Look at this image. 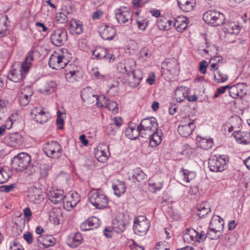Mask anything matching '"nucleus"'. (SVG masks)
<instances>
[{
	"label": "nucleus",
	"mask_w": 250,
	"mask_h": 250,
	"mask_svg": "<svg viewBox=\"0 0 250 250\" xmlns=\"http://www.w3.org/2000/svg\"><path fill=\"white\" fill-rule=\"evenodd\" d=\"M228 89L229 95L232 98H235L239 95L238 86L233 85L231 87L229 86Z\"/></svg>",
	"instance_id": "62"
},
{
	"label": "nucleus",
	"mask_w": 250,
	"mask_h": 250,
	"mask_svg": "<svg viewBox=\"0 0 250 250\" xmlns=\"http://www.w3.org/2000/svg\"><path fill=\"white\" fill-rule=\"evenodd\" d=\"M81 98L83 102L87 105H90L97 101L100 96L94 94L93 89L90 87L83 88L81 93Z\"/></svg>",
	"instance_id": "12"
},
{
	"label": "nucleus",
	"mask_w": 250,
	"mask_h": 250,
	"mask_svg": "<svg viewBox=\"0 0 250 250\" xmlns=\"http://www.w3.org/2000/svg\"><path fill=\"white\" fill-rule=\"evenodd\" d=\"M118 130L119 129L117 128V127H116L114 124L110 123L106 126L105 132L109 136H114Z\"/></svg>",
	"instance_id": "55"
},
{
	"label": "nucleus",
	"mask_w": 250,
	"mask_h": 250,
	"mask_svg": "<svg viewBox=\"0 0 250 250\" xmlns=\"http://www.w3.org/2000/svg\"><path fill=\"white\" fill-rule=\"evenodd\" d=\"M30 156L24 152L20 153L15 156L11 160V166L17 171H22L27 169L31 162Z\"/></svg>",
	"instance_id": "5"
},
{
	"label": "nucleus",
	"mask_w": 250,
	"mask_h": 250,
	"mask_svg": "<svg viewBox=\"0 0 250 250\" xmlns=\"http://www.w3.org/2000/svg\"><path fill=\"white\" fill-rule=\"evenodd\" d=\"M42 192L41 189L35 188L33 190V193H30L29 196L31 200L35 203H39L41 200V194Z\"/></svg>",
	"instance_id": "52"
},
{
	"label": "nucleus",
	"mask_w": 250,
	"mask_h": 250,
	"mask_svg": "<svg viewBox=\"0 0 250 250\" xmlns=\"http://www.w3.org/2000/svg\"><path fill=\"white\" fill-rule=\"evenodd\" d=\"M242 120L237 115L231 116L229 119L228 124L229 125H231L235 128V130L239 129L241 125Z\"/></svg>",
	"instance_id": "49"
},
{
	"label": "nucleus",
	"mask_w": 250,
	"mask_h": 250,
	"mask_svg": "<svg viewBox=\"0 0 250 250\" xmlns=\"http://www.w3.org/2000/svg\"><path fill=\"white\" fill-rule=\"evenodd\" d=\"M228 158L225 155H213L209 159L208 168L212 172H221L225 169Z\"/></svg>",
	"instance_id": "6"
},
{
	"label": "nucleus",
	"mask_w": 250,
	"mask_h": 250,
	"mask_svg": "<svg viewBox=\"0 0 250 250\" xmlns=\"http://www.w3.org/2000/svg\"><path fill=\"white\" fill-rule=\"evenodd\" d=\"M92 74L95 78L101 80H106L109 78L108 75H103L101 74L98 70L97 67L93 68L91 70Z\"/></svg>",
	"instance_id": "58"
},
{
	"label": "nucleus",
	"mask_w": 250,
	"mask_h": 250,
	"mask_svg": "<svg viewBox=\"0 0 250 250\" xmlns=\"http://www.w3.org/2000/svg\"><path fill=\"white\" fill-rule=\"evenodd\" d=\"M224 222L223 219L219 216H215L211 219L209 229H211L216 232H221L224 229Z\"/></svg>",
	"instance_id": "23"
},
{
	"label": "nucleus",
	"mask_w": 250,
	"mask_h": 250,
	"mask_svg": "<svg viewBox=\"0 0 250 250\" xmlns=\"http://www.w3.org/2000/svg\"><path fill=\"white\" fill-rule=\"evenodd\" d=\"M205 22L211 26H219L224 23L226 20L225 15L215 10L205 12L203 16Z\"/></svg>",
	"instance_id": "3"
},
{
	"label": "nucleus",
	"mask_w": 250,
	"mask_h": 250,
	"mask_svg": "<svg viewBox=\"0 0 250 250\" xmlns=\"http://www.w3.org/2000/svg\"><path fill=\"white\" fill-rule=\"evenodd\" d=\"M34 50H31L27 54L24 61L18 68H15L11 70L8 75V79L14 83H18L23 80L26 75L29 72L33 60Z\"/></svg>",
	"instance_id": "1"
},
{
	"label": "nucleus",
	"mask_w": 250,
	"mask_h": 250,
	"mask_svg": "<svg viewBox=\"0 0 250 250\" xmlns=\"http://www.w3.org/2000/svg\"><path fill=\"white\" fill-rule=\"evenodd\" d=\"M188 88L181 86L176 88L175 92V99L177 102H182L187 99L189 95Z\"/></svg>",
	"instance_id": "30"
},
{
	"label": "nucleus",
	"mask_w": 250,
	"mask_h": 250,
	"mask_svg": "<svg viewBox=\"0 0 250 250\" xmlns=\"http://www.w3.org/2000/svg\"><path fill=\"white\" fill-rule=\"evenodd\" d=\"M115 16L118 22L120 24L131 22L132 14L126 8L116 9Z\"/></svg>",
	"instance_id": "13"
},
{
	"label": "nucleus",
	"mask_w": 250,
	"mask_h": 250,
	"mask_svg": "<svg viewBox=\"0 0 250 250\" xmlns=\"http://www.w3.org/2000/svg\"><path fill=\"white\" fill-rule=\"evenodd\" d=\"M30 114L33 120L40 124L46 122L49 118V113L44 110H31Z\"/></svg>",
	"instance_id": "21"
},
{
	"label": "nucleus",
	"mask_w": 250,
	"mask_h": 250,
	"mask_svg": "<svg viewBox=\"0 0 250 250\" xmlns=\"http://www.w3.org/2000/svg\"><path fill=\"white\" fill-rule=\"evenodd\" d=\"M66 118L65 110H57L56 125L59 129L63 128L64 120Z\"/></svg>",
	"instance_id": "47"
},
{
	"label": "nucleus",
	"mask_w": 250,
	"mask_h": 250,
	"mask_svg": "<svg viewBox=\"0 0 250 250\" xmlns=\"http://www.w3.org/2000/svg\"><path fill=\"white\" fill-rule=\"evenodd\" d=\"M165 69L172 75H177L179 71V64L175 58L168 59L166 61Z\"/></svg>",
	"instance_id": "25"
},
{
	"label": "nucleus",
	"mask_w": 250,
	"mask_h": 250,
	"mask_svg": "<svg viewBox=\"0 0 250 250\" xmlns=\"http://www.w3.org/2000/svg\"><path fill=\"white\" fill-rule=\"evenodd\" d=\"M178 6L184 12H189L193 9L195 0H177Z\"/></svg>",
	"instance_id": "37"
},
{
	"label": "nucleus",
	"mask_w": 250,
	"mask_h": 250,
	"mask_svg": "<svg viewBox=\"0 0 250 250\" xmlns=\"http://www.w3.org/2000/svg\"><path fill=\"white\" fill-rule=\"evenodd\" d=\"M146 174L139 167H137L133 170V177L138 182H141L146 178Z\"/></svg>",
	"instance_id": "54"
},
{
	"label": "nucleus",
	"mask_w": 250,
	"mask_h": 250,
	"mask_svg": "<svg viewBox=\"0 0 250 250\" xmlns=\"http://www.w3.org/2000/svg\"><path fill=\"white\" fill-rule=\"evenodd\" d=\"M83 237L79 232L75 233L68 240L67 244L71 248H76L82 242Z\"/></svg>",
	"instance_id": "39"
},
{
	"label": "nucleus",
	"mask_w": 250,
	"mask_h": 250,
	"mask_svg": "<svg viewBox=\"0 0 250 250\" xmlns=\"http://www.w3.org/2000/svg\"><path fill=\"white\" fill-rule=\"evenodd\" d=\"M65 197L63 191L60 189L51 191L48 195L49 199L54 204L62 202Z\"/></svg>",
	"instance_id": "27"
},
{
	"label": "nucleus",
	"mask_w": 250,
	"mask_h": 250,
	"mask_svg": "<svg viewBox=\"0 0 250 250\" xmlns=\"http://www.w3.org/2000/svg\"><path fill=\"white\" fill-rule=\"evenodd\" d=\"M125 135L130 140H135L141 136V130L139 125L129 123L125 131Z\"/></svg>",
	"instance_id": "18"
},
{
	"label": "nucleus",
	"mask_w": 250,
	"mask_h": 250,
	"mask_svg": "<svg viewBox=\"0 0 250 250\" xmlns=\"http://www.w3.org/2000/svg\"><path fill=\"white\" fill-rule=\"evenodd\" d=\"M207 237H208L212 240H217L220 238V236L221 235V232H216L213 231L211 229H209L208 230L206 233Z\"/></svg>",
	"instance_id": "61"
},
{
	"label": "nucleus",
	"mask_w": 250,
	"mask_h": 250,
	"mask_svg": "<svg viewBox=\"0 0 250 250\" xmlns=\"http://www.w3.org/2000/svg\"><path fill=\"white\" fill-rule=\"evenodd\" d=\"M95 156L98 160L104 163L109 156L108 146L105 144L99 145L95 150Z\"/></svg>",
	"instance_id": "15"
},
{
	"label": "nucleus",
	"mask_w": 250,
	"mask_h": 250,
	"mask_svg": "<svg viewBox=\"0 0 250 250\" xmlns=\"http://www.w3.org/2000/svg\"><path fill=\"white\" fill-rule=\"evenodd\" d=\"M128 76L129 85L132 87H135L140 83L143 78V73L140 69H136Z\"/></svg>",
	"instance_id": "20"
},
{
	"label": "nucleus",
	"mask_w": 250,
	"mask_h": 250,
	"mask_svg": "<svg viewBox=\"0 0 250 250\" xmlns=\"http://www.w3.org/2000/svg\"><path fill=\"white\" fill-rule=\"evenodd\" d=\"M9 178L10 175L8 173L6 169L2 168L0 169V184L6 182Z\"/></svg>",
	"instance_id": "59"
},
{
	"label": "nucleus",
	"mask_w": 250,
	"mask_h": 250,
	"mask_svg": "<svg viewBox=\"0 0 250 250\" xmlns=\"http://www.w3.org/2000/svg\"><path fill=\"white\" fill-rule=\"evenodd\" d=\"M196 144L198 147L205 150L210 149L213 145L212 139L203 137L200 135H197L196 137Z\"/></svg>",
	"instance_id": "26"
},
{
	"label": "nucleus",
	"mask_w": 250,
	"mask_h": 250,
	"mask_svg": "<svg viewBox=\"0 0 250 250\" xmlns=\"http://www.w3.org/2000/svg\"><path fill=\"white\" fill-rule=\"evenodd\" d=\"M56 83L53 81L44 82L41 83L38 89V91L43 94H48L55 91Z\"/></svg>",
	"instance_id": "22"
},
{
	"label": "nucleus",
	"mask_w": 250,
	"mask_h": 250,
	"mask_svg": "<svg viewBox=\"0 0 250 250\" xmlns=\"http://www.w3.org/2000/svg\"><path fill=\"white\" fill-rule=\"evenodd\" d=\"M51 42L55 46H61L67 40V32L62 28L53 30L50 36Z\"/></svg>",
	"instance_id": "8"
},
{
	"label": "nucleus",
	"mask_w": 250,
	"mask_h": 250,
	"mask_svg": "<svg viewBox=\"0 0 250 250\" xmlns=\"http://www.w3.org/2000/svg\"><path fill=\"white\" fill-rule=\"evenodd\" d=\"M5 141L9 146L17 147L22 144V137L19 133L15 132L7 135L5 138Z\"/></svg>",
	"instance_id": "17"
},
{
	"label": "nucleus",
	"mask_w": 250,
	"mask_h": 250,
	"mask_svg": "<svg viewBox=\"0 0 250 250\" xmlns=\"http://www.w3.org/2000/svg\"><path fill=\"white\" fill-rule=\"evenodd\" d=\"M69 31L72 34H80L83 32V24L80 21L72 19L69 22Z\"/></svg>",
	"instance_id": "35"
},
{
	"label": "nucleus",
	"mask_w": 250,
	"mask_h": 250,
	"mask_svg": "<svg viewBox=\"0 0 250 250\" xmlns=\"http://www.w3.org/2000/svg\"><path fill=\"white\" fill-rule=\"evenodd\" d=\"M240 30V26L234 22H228L225 24L224 27L226 37L229 35H236L239 33Z\"/></svg>",
	"instance_id": "24"
},
{
	"label": "nucleus",
	"mask_w": 250,
	"mask_h": 250,
	"mask_svg": "<svg viewBox=\"0 0 250 250\" xmlns=\"http://www.w3.org/2000/svg\"><path fill=\"white\" fill-rule=\"evenodd\" d=\"M8 20L7 15H4L0 19V38L5 37L10 33L9 24L7 23Z\"/></svg>",
	"instance_id": "38"
},
{
	"label": "nucleus",
	"mask_w": 250,
	"mask_h": 250,
	"mask_svg": "<svg viewBox=\"0 0 250 250\" xmlns=\"http://www.w3.org/2000/svg\"><path fill=\"white\" fill-rule=\"evenodd\" d=\"M97 106L99 108H107L108 109H118L119 108L116 102L108 100L103 95L100 96L97 103Z\"/></svg>",
	"instance_id": "16"
},
{
	"label": "nucleus",
	"mask_w": 250,
	"mask_h": 250,
	"mask_svg": "<svg viewBox=\"0 0 250 250\" xmlns=\"http://www.w3.org/2000/svg\"><path fill=\"white\" fill-rule=\"evenodd\" d=\"M188 19L182 16H179L174 19L173 25L175 29L179 32H183L188 27Z\"/></svg>",
	"instance_id": "19"
},
{
	"label": "nucleus",
	"mask_w": 250,
	"mask_h": 250,
	"mask_svg": "<svg viewBox=\"0 0 250 250\" xmlns=\"http://www.w3.org/2000/svg\"><path fill=\"white\" fill-rule=\"evenodd\" d=\"M85 221L87 223L88 226L89 225V226L90 227V229H93L94 228H96L99 226L98 220L97 218L95 217L88 218Z\"/></svg>",
	"instance_id": "60"
},
{
	"label": "nucleus",
	"mask_w": 250,
	"mask_h": 250,
	"mask_svg": "<svg viewBox=\"0 0 250 250\" xmlns=\"http://www.w3.org/2000/svg\"><path fill=\"white\" fill-rule=\"evenodd\" d=\"M149 190L153 193L160 190L163 187V182L158 181L155 177L150 178L148 181Z\"/></svg>",
	"instance_id": "40"
},
{
	"label": "nucleus",
	"mask_w": 250,
	"mask_h": 250,
	"mask_svg": "<svg viewBox=\"0 0 250 250\" xmlns=\"http://www.w3.org/2000/svg\"><path fill=\"white\" fill-rule=\"evenodd\" d=\"M49 217L54 223L59 225L62 218V212L60 208H54L50 212Z\"/></svg>",
	"instance_id": "41"
},
{
	"label": "nucleus",
	"mask_w": 250,
	"mask_h": 250,
	"mask_svg": "<svg viewBox=\"0 0 250 250\" xmlns=\"http://www.w3.org/2000/svg\"><path fill=\"white\" fill-rule=\"evenodd\" d=\"M33 91L30 86H27L21 90V96L20 103L21 105L25 106L28 104L30 97L33 95Z\"/></svg>",
	"instance_id": "28"
},
{
	"label": "nucleus",
	"mask_w": 250,
	"mask_h": 250,
	"mask_svg": "<svg viewBox=\"0 0 250 250\" xmlns=\"http://www.w3.org/2000/svg\"><path fill=\"white\" fill-rule=\"evenodd\" d=\"M172 23V21L163 18L158 20L157 26L160 30L166 31L171 28Z\"/></svg>",
	"instance_id": "44"
},
{
	"label": "nucleus",
	"mask_w": 250,
	"mask_h": 250,
	"mask_svg": "<svg viewBox=\"0 0 250 250\" xmlns=\"http://www.w3.org/2000/svg\"><path fill=\"white\" fill-rule=\"evenodd\" d=\"M70 15L71 13L66 8H63L57 15V20L61 23H65L68 21Z\"/></svg>",
	"instance_id": "46"
},
{
	"label": "nucleus",
	"mask_w": 250,
	"mask_h": 250,
	"mask_svg": "<svg viewBox=\"0 0 250 250\" xmlns=\"http://www.w3.org/2000/svg\"><path fill=\"white\" fill-rule=\"evenodd\" d=\"M211 71L213 73L214 81L217 83H224L229 79L228 75L222 68L215 69Z\"/></svg>",
	"instance_id": "33"
},
{
	"label": "nucleus",
	"mask_w": 250,
	"mask_h": 250,
	"mask_svg": "<svg viewBox=\"0 0 250 250\" xmlns=\"http://www.w3.org/2000/svg\"><path fill=\"white\" fill-rule=\"evenodd\" d=\"M197 234V231L192 228L187 229L183 234L185 242L190 243L195 242Z\"/></svg>",
	"instance_id": "42"
},
{
	"label": "nucleus",
	"mask_w": 250,
	"mask_h": 250,
	"mask_svg": "<svg viewBox=\"0 0 250 250\" xmlns=\"http://www.w3.org/2000/svg\"><path fill=\"white\" fill-rule=\"evenodd\" d=\"M73 196L75 198L74 201L69 199L68 195L65 196L64 199L63 200V208L67 211H71L80 201V197L78 194H75Z\"/></svg>",
	"instance_id": "34"
},
{
	"label": "nucleus",
	"mask_w": 250,
	"mask_h": 250,
	"mask_svg": "<svg viewBox=\"0 0 250 250\" xmlns=\"http://www.w3.org/2000/svg\"><path fill=\"white\" fill-rule=\"evenodd\" d=\"M140 57L143 58H148L151 55L150 50L147 47H144L142 48L139 52Z\"/></svg>",
	"instance_id": "64"
},
{
	"label": "nucleus",
	"mask_w": 250,
	"mask_h": 250,
	"mask_svg": "<svg viewBox=\"0 0 250 250\" xmlns=\"http://www.w3.org/2000/svg\"><path fill=\"white\" fill-rule=\"evenodd\" d=\"M141 137L147 138L158 129V124L155 118L151 117L143 119L140 124Z\"/></svg>",
	"instance_id": "2"
},
{
	"label": "nucleus",
	"mask_w": 250,
	"mask_h": 250,
	"mask_svg": "<svg viewBox=\"0 0 250 250\" xmlns=\"http://www.w3.org/2000/svg\"><path fill=\"white\" fill-rule=\"evenodd\" d=\"M119 92V83L118 82H115L109 87V89L107 93L112 96H115L118 94Z\"/></svg>",
	"instance_id": "57"
},
{
	"label": "nucleus",
	"mask_w": 250,
	"mask_h": 250,
	"mask_svg": "<svg viewBox=\"0 0 250 250\" xmlns=\"http://www.w3.org/2000/svg\"><path fill=\"white\" fill-rule=\"evenodd\" d=\"M211 209L209 205L206 203H201L197 208V214L200 218L203 217L208 213L210 212Z\"/></svg>",
	"instance_id": "48"
},
{
	"label": "nucleus",
	"mask_w": 250,
	"mask_h": 250,
	"mask_svg": "<svg viewBox=\"0 0 250 250\" xmlns=\"http://www.w3.org/2000/svg\"><path fill=\"white\" fill-rule=\"evenodd\" d=\"M100 31L101 37L105 40H112L116 35L114 28L108 25H105Z\"/></svg>",
	"instance_id": "32"
},
{
	"label": "nucleus",
	"mask_w": 250,
	"mask_h": 250,
	"mask_svg": "<svg viewBox=\"0 0 250 250\" xmlns=\"http://www.w3.org/2000/svg\"><path fill=\"white\" fill-rule=\"evenodd\" d=\"M89 202L97 209H102L106 208L108 204V198L99 190L91 192L88 197Z\"/></svg>",
	"instance_id": "4"
},
{
	"label": "nucleus",
	"mask_w": 250,
	"mask_h": 250,
	"mask_svg": "<svg viewBox=\"0 0 250 250\" xmlns=\"http://www.w3.org/2000/svg\"><path fill=\"white\" fill-rule=\"evenodd\" d=\"M136 22L138 29L144 31L147 27L148 21L146 19L139 17L137 20Z\"/></svg>",
	"instance_id": "56"
},
{
	"label": "nucleus",
	"mask_w": 250,
	"mask_h": 250,
	"mask_svg": "<svg viewBox=\"0 0 250 250\" xmlns=\"http://www.w3.org/2000/svg\"><path fill=\"white\" fill-rule=\"evenodd\" d=\"M112 188L115 194L117 196L120 197L125 192L126 186L125 183L118 181L117 184H113Z\"/></svg>",
	"instance_id": "43"
},
{
	"label": "nucleus",
	"mask_w": 250,
	"mask_h": 250,
	"mask_svg": "<svg viewBox=\"0 0 250 250\" xmlns=\"http://www.w3.org/2000/svg\"><path fill=\"white\" fill-rule=\"evenodd\" d=\"M46 155L51 158H59L61 155V146L56 141L47 142L43 146Z\"/></svg>",
	"instance_id": "9"
},
{
	"label": "nucleus",
	"mask_w": 250,
	"mask_h": 250,
	"mask_svg": "<svg viewBox=\"0 0 250 250\" xmlns=\"http://www.w3.org/2000/svg\"><path fill=\"white\" fill-rule=\"evenodd\" d=\"M64 75L67 82L73 83L82 77L81 68L74 64H70L64 70Z\"/></svg>",
	"instance_id": "10"
},
{
	"label": "nucleus",
	"mask_w": 250,
	"mask_h": 250,
	"mask_svg": "<svg viewBox=\"0 0 250 250\" xmlns=\"http://www.w3.org/2000/svg\"><path fill=\"white\" fill-rule=\"evenodd\" d=\"M237 142L245 145L249 144V141L245 139V136L240 132L239 129L235 130L232 134Z\"/></svg>",
	"instance_id": "51"
},
{
	"label": "nucleus",
	"mask_w": 250,
	"mask_h": 250,
	"mask_svg": "<svg viewBox=\"0 0 250 250\" xmlns=\"http://www.w3.org/2000/svg\"><path fill=\"white\" fill-rule=\"evenodd\" d=\"M122 66L125 69L124 71V72H125V74L128 76L130 75L131 73L135 70L134 69L135 66V62L132 60H128L125 64H123Z\"/></svg>",
	"instance_id": "53"
},
{
	"label": "nucleus",
	"mask_w": 250,
	"mask_h": 250,
	"mask_svg": "<svg viewBox=\"0 0 250 250\" xmlns=\"http://www.w3.org/2000/svg\"><path fill=\"white\" fill-rule=\"evenodd\" d=\"M206 238L207 235L205 231H201L200 232L197 231L195 242L202 243L206 240Z\"/></svg>",
	"instance_id": "63"
},
{
	"label": "nucleus",
	"mask_w": 250,
	"mask_h": 250,
	"mask_svg": "<svg viewBox=\"0 0 250 250\" xmlns=\"http://www.w3.org/2000/svg\"><path fill=\"white\" fill-rule=\"evenodd\" d=\"M186 120H187V124H184L182 122L178 127L179 134L184 137H187L189 136L195 128L194 120H190L188 118H186Z\"/></svg>",
	"instance_id": "14"
},
{
	"label": "nucleus",
	"mask_w": 250,
	"mask_h": 250,
	"mask_svg": "<svg viewBox=\"0 0 250 250\" xmlns=\"http://www.w3.org/2000/svg\"><path fill=\"white\" fill-rule=\"evenodd\" d=\"M162 131L161 129H157L152 135L147 138L149 139V146L155 147L159 146L162 141Z\"/></svg>",
	"instance_id": "29"
},
{
	"label": "nucleus",
	"mask_w": 250,
	"mask_h": 250,
	"mask_svg": "<svg viewBox=\"0 0 250 250\" xmlns=\"http://www.w3.org/2000/svg\"><path fill=\"white\" fill-rule=\"evenodd\" d=\"M126 225L127 224L123 219L116 218L112 221V231L117 233H121L125 229Z\"/></svg>",
	"instance_id": "36"
},
{
	"label": "nucleus",
	"mask_w": 250,
	"mask_h": 250,
	"mask_svg": "<svg viewBox=\"0 0 250 250\" xmlns=\"http://www.w3.org/2000/svg\"><path fill=\"white\" fill-rule=\"evenodd\" d=\"M107 50L102 47H96L92 52V56L97 60L104 59L106 56Z\"/></svg>",
	"instance_id": "50"
},
{
	"label": "nucleus",
	"mask_w": 250,
	"mask_h": 250,
	"mask_svg": "<svg viewBox=\"0 0 250 250\" xmlns=\"http://www.w3.org/2000/svg\"><path fill=\"white\" fill-rule=\"evenodd\" d=\"M150 223L146 217L140 216L134 220L133 230L135 234L140 236L145 235L149 229Z\"/></svg>",
	"instance_id": "7"
},
{
	"label": "nucleus",
	"mask_w": 250,
	"mask_h": 250,
	"mask_svg": "<svg viewBox=\"0 0 250 250\" xmlns=\"http://www.w3.org/2000/svg\"><path fill=\"white\" fill-rule=\"evenodd\" d=\"M67 63V59L63 56L57 53L52 54L48 61L49 66L55 70L63 68L66 65Z\"/></svg>",
	"instance_id": "11"
},
{
	"label": "nucleus",
	"mask_w": 250,
	"mask_h": 250,
	"mask_svg": "<svg viewBox=\"0 0 250 250\" xmlns=\"http://www.w3.org/2000/svg\"><path fill=\"white\" fill-rule=\"evenodd\" d=\"M180 179L184 183H189L191 181L194 180L196 174L195 172L193 171H189L188 169L182 168L179 171Z\"/></svg>",
	"instance_id": "31"
},
{
	"label": "nucleus",
	"mask_w": 250,
	"mask_h": 250,
	"mask_svg": "<svg viewBox=\"0 0 250 250\" xmlns=\"http://www.w3.org/2000/svg\"><path fill=\"white\" fill-rule=\"evenodd\" d=\"M211 63L209 69L210 71L222 68V66L224 63L223 59L220 56H216L210 61Z\"/></svg>",
	"instance_id": "45"
}]
</instances>
